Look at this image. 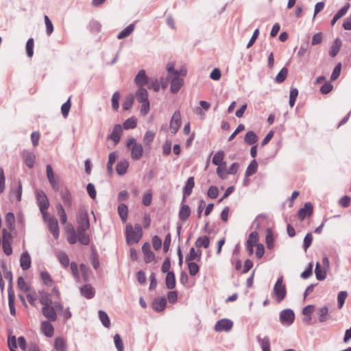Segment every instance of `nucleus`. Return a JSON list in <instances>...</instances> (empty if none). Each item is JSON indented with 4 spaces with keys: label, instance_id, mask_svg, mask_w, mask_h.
<instances>
[{
    "label": "nucleus",
    "instance_id": "obj_38",
    "mask_svg": "<svg viewBox=\"0 0 351 351\" xmlns=\"http://www.w3.org/2000/svg\"><path fill=\"white\" fill-rule=\"evenodd\" d=\"M341 47V40L339 38H337L330 51V55L331 57H335L338 53L340 48Z\"/></svg>",
    "mask_w": 351,
    "mask_h": 351
},
{
    "label": "nucleus",
    "instance_id": "obj_8",
    "mask_svg": "<svg viewBox=\"0 0 351 351\" xmlns=\"http://www.w3.org/2000/svg\"><path fill=\"white\" fill-rule=\"evenodd\" d=\"M12 241V237L10 232L3 229L2 231V245L3 251L8 256L10 255L12 252L11 247Z\"/></svg>",
    "mask_w": 351,
    "mask_h": 351
},
{
    "label": "nucleus",
    "instance_id": "obj_61",
    "mask_svg": "<svg viewBox=\"0 0 351 351\" xmlns=\"http://www.w3.org/2000/svg\"><path fill=\"white\" fill-rule=\"evenodd\" d=\"M44 20L47 28V33L48 35H51L53 32V25L47 15H45Z\"/></svg>",
    "mask_w": 351,
    "mask_h": 351
},
{
    "label": "nucleus",
    "instance_id": "obj_27",
    "mask_svg": "<svg viewBox=\"0 0 351 351\" xmlns=\"http://www.w3.org/2000/svg\"><path fill=\"white\" fill-rule=\"evenodd\" d=\"M41 330L43 332L49 337H51L53 335V326L47 321H44L41 324Z\"/></svg>",
    "mask_w": 351,
    "mask_h": 351
},
{
    "label": "nucleus",
    "instance_id": "obj_13",
    "mask_svg": "<svg viewBox=\"0 0 351 351\" xmlns=\"http://www.w3.org/2000/svg\"><path fill=\"white\" fill-rule=\"evenodd\" d=\"M134 82L138 88H143V86L149 82L148 77L145 70H140L134 78Z\"/></svg>",
    "mask_w": 351,
    "mask_h": 351
},
{
    "label": "nucleus",
    "instance_id": "obj_35",
    "mask_svg": "<svg viewBox=\"0 0 351 351\" xmlns=\"http://www.w3.org/2000/svg\"><path fill=\"white\" fill-rule=\"evenodd\" d=\"M244 141L247 145H252L258 141V136L253 131H250L246 133L244 137Z\"/></svg>",
    "mask_w": 351,
    "mask_h": 351
},
{
    "label": "nucleus",
    "instance_id": "obj_32",
    "mask_svg": "<svg viewBox=\"0 0 351 351\" xmlns=\"http://www.w3.org/2000/svg\"><path fill=\"white\" fill-rule=\"evenodd\" d=\"M128 166L129 164L127 160H123L119 161L116 167L117 173L120 176L125 174L127 171Z\"/></svg>",
    "mask_w": 351,
    "mask_h": 351
},
{
    "label": "nucleus",
    "instance_id": "obj_12",
    "mask_svg": "<svg viewBox=\"0 0 351 351\" xmlns=\"http://www.w3.org/2000/svg\"><path fill=\"white\" fill-rule=\"evenodd\" d=\"M55 309V305L52 306L51 304H48L43 306V313L45 315V317L47 318L49 321L54 322L57 319V315Z\"/></svg>",
    "mask_w": 351,
    "mask_h": 351
},
{
    "label": "nucleus",
    "instance_id": "obj_3",
    "mask_svg": "<svg viewBox=\"0 0 351 351\" xmlns=\"http://www.w3.org/2000/svg\"><path fill=\"white\" fill-rule=\"evenodd\" d=\"M77 232H86L90 228V222L86 209L82 208L80 210L77 217Z\"/></svg>",
    "mask_w": 351,
    "mask_h": 351
},
{
    "label": "nucleus",
    "instance_id": "obj_15",
    "mask_svg": "<svg viewBox=\"0 0 351 351\" xmlns=\"http://www.w3.org/2000/svg\"><path fill=\"white\" fill-rule=\"evenodd\" d=\"M142 251L145 256V261L150 263L154 261L155 256L151 250V245L149 243H145L142 246Z\"/></svg>",
    "mask_w": 351,
    "mask_h": 351
},
{
    "label": "nucleus",
    "instance_id": "obj_2",
    "mask_svg": "<svg viewBox=\"0 0 351 351\" xmlns=\"http://www.w3.org/2000/svg\"><path fill=\"white\" fill-rule=\"evenodd\" d=\"M126 239L129 245L138 243L142 237V228L139 224L135 225L134 228L131 224L126 225Z\"/></svg>",
    "mask_w": 351,
    "mask_h": 351
},
{
    "label": "nucleus",
    "instance_id": "obj_58",
    "mask_svg": "<svg viewBox=\"0 0 351 351\" xmlns=\"http://www.w3.org/2000/svg\"><path fill=\"white\" fill-rule=\"evenodd\" d=\"M17 286L19 290L23 292L29 291V287L27 285L23 277H19L17 280Z\"/></svg>",
    "mask_w": 351,
    "mask_h": 351
},
{
    "label": "nucleus",
    "instance_id": "obj_44",
    "mask_svg": "<svg viewBox=\"0 0 351 351\" xmlns=\"http://www.w3.org/2000/svg\"><path fill=\"white\" fill-rule=\"evenodd\" d=\"M298 95V90L296 88L291 87L289 93V105L291 108L294 106Z\"/></svg>",
    "mask_w": 351,
    "mask_h": 351
},
{
    "label": "nucleus",
    "instance_id": "obj_29",
    "mask_svg": "<svg viewBox=\"0 0 351 351\" xmlns=\"http://www.w3.org/2000/svg\"><path fill=\"white\" fill-rule=\"evenodd\" d=\"M224 155L225 154L223 151L217 152L213 156V163L217 166H225L226 163L223 162Z\"/></svg>",
    "mask_w": 351,
    "mask_h": 351
},
{
    "label": "nucleus",
    "instance_id": "obj_21",
    "mask_svg": "<svg viewBox=\"0 0 351 351\" xmlns=\"http://www.w3.org/2000/svg\"><path fill=\"white\" fill-rule=\"evenodd\" d=\"M257 341L260 344L263 351H271L270 350V339L269 337L265 336L263 337L261 336L256 337Z\"/></svg>",
    "mask_w": 351,
    "mask_h": 351
},
{
    "label": "nucleus",
    "instance_id": "obj_18",
    "mask_svg": "<svg viewBox=\"0 0 351 351\" xmlns=\"http://www.w3.org/2000/svg\"><path fill=\"white\" fill-rule=\"evenodd\" d=\"M20 265L23 270H27L31 267V258L27 252H24L21 254Z\"/></svg>",
    "mask_w": 351,
    "mask_h": 351
},
{
    "label": "nucleus",
    "instance_id": "obj_59",
    "mask_svg": "<svg viewBox=\"0 0 351 351\" xmlns=\"http://www.w3.org/2000/svg\"><path fill=\"white\" fill-rule=\"evenodd\" d=\"M120 99V94L118 91L115 92L112 97V107L114 110H118L119 107V100Z\"/></svg>",
    "mask_w": 351,
    "mask_h": 351
},
{
    "label": "nucleus",
    "instance_id": "obj_49",
    "mask_svg": "<svg viewBox=\"0 0 351 351\" xmlns=\"http://www.w3.org/2000/svg\"><path fill=\"white\" fill-rule=\"evenodd\" d=\"M5 223L7 226L10 228L13 229L14 227L15 217L12 213H8L5 215Z\"/></svg>",
    "mask_w": 351,
    "mask_h": 351
},
{
    "label": "nucleus",
    "instance_id": "obj_30",
    "mask_svg": "<svg viewBox=\"0 0 351 351\" xmlns=\"http://www.w3.org/2000/svg\"><path fill=\"white\" fill-rule=\"evenodd\" d=\"M118 213L123 222H125L128 219V208L125 204H121L118 206Z\"/></svg>",
    "mask_w": 351,
    "mask_h": 351
},
{
    "label": "nucleus",
    "instance_id": "obj_19",
    "mask_svg": "<svg viewBox=\"0 0 351 351\" xmlns=\"http://www.w3.org/2000/svg\"><path fill=\"white\" fill-rule=\"evenodd\" d=\"M167 305V300L165 298L155 299L152 303L153 308L158 312L162 311Z\"/></svg>",
    "mask_w": 351,
    "mask_h": 351
},
{
    "label": "nucleus",
    "instance_id": "obj_37",
    "mask_svg": "<svg viewBox=\"0 0 351 351\" xmlns=\"http://www.w3.org/2000/svg\"><path fill=\"white\" fill-rule=\"evenodd\" d=\"M315 276L318 280H323L326 278V272L325 270L321 269V265L319 262L316 263L315 269Z\"/></svg>",
    "mask_w": 351,
    "mask_h": 351
},
{
    "label": "nucleus",
    "instance_id": "obj_14",
    "mask_svg": "<svg viewBox=\"0 0 351 351\" xmlns=\"http://www.w3.org/2000/svg\"><path fill=\"white\" fill-rule=\"evenodd\" d=\"M313 205L310 202H306L304 207L298 211V217L301 221H303L306 216H311L313 214Z\"/></svg>",
    "mask_w": 351,
    "mask_h": 351
},
{
    "label": "nucleus",
    "instance_id": "obj_45",
    "mask_svg": "<svg viewBox=\"0 0 351 351\" xmlns=\"http://www.w3.org/2000/svg\"><path fill=\"white\" fill-rule=\"evenodd\" d=\"M288 74V70L287 68H282L278 75L276 76L275 81L278 83H281L285 81Z\"/></svg>",
    "mask_w": 351,
    "mask_h": 351
},
{
    "label": "nucleus",
    "instance_id": "obj_46",
    "mask_svg": "<svg viewBox=\"0 0 351 351\" xmlns=\"http://www.w3.org/2000/svg\"><path fill=\"white\" fill-rule=\"evenodd\" d=\"M40 302L43 306L51 304V300L49 295L45 291L40 292Z\"/></svg>",
    "mask_w": 351,
    "mask_h": 351
},
{
    "label": "nucleus",
    "instance_id": "obj_42",
    "mask_svg": "<svg viewBox=\"0 0 351 351\" xmlns=\"http://www.w3.org/2000/svg\"><path fill=\"white\" fill-rule=\"evenodd\" d=\"M134 29V25L130 24L126 27L123 31H121L117 36L119 39H123L128 37Z\"/></svg>",
    "mask_w": 351,
    "mask_h": 351
},
{
    "label": "nucleus",
    "instance_id": "obj_63",
    "mask_svg": "<svg viewBox=\"0 0 351 351\" xmlns=\"http://www.w3.org/2000/svg\"><path fill=\"white\" fill-rule=\"evenodd\" d=\"M152 193L151 191H147L143 197V205L148 206L152 203Z\"/></svg>",
    "mask_w": 351,
    "mask_h": 351
},
{
    "label": "nucleus",
    "instance_id": "obj_52",
    "mask_svg": "<svg viewBox=\"0 0 351 351\" xmlns=\"http://www.w3.org/2000/svg\"><path fill=\"white\" fill-rule=\"evenodd\" d=\"M58 215L60 216V221L62 224H64L67 221V216L64 211L63 206L61 204L57 206Z\"/></svg>",
    "mask_w": 351,
    "mask_h": 351
},
{
    "label": "nucleus",
    "instance_id": "obj_54",
    "mask_svg": "<svg viewBox=\"0 0 351 351\" xmlns=\"http://www.w3.org/2000/svg\"><path fill=\"white\" fill-rule=\"evenodd\" d=\"M347 296H348V293L345 291H341L338 293L337 301H338V306L339 308H341L343 307Z\"/></svg>",
    "mask_w": 351,
    "mask_h": 351
},
{
    "label": "nucleus",
    "instance_id": "obj_60",
    "mask_svg": "<svg viewBox=\"0 0 351 351\" xmlns=\"http://www.w3.org/2000/svg\"><path fill=\"white\" fill-rule=\"evenodd\" d=\"M258 241V234L256 232H252L247 241V244H249L250 245H256L257 242Z\"/></svg>",
    "mask_w": 351,
    "mask_h": 351
},
{
    "label": "nucleus",
    "instance_id": "obj_34",
    "mask_svg": "<svg viewBox=\"0 0 351 351\" xmlns=\"http://www.w3.org/2000/svg\"><path fill=\"white\" fill-rule=\"evenodd\" d=\"M54 348L56 351H66V344L65 341L61 337H57L54 341Z\"/></svg>",
    "mask_w": 351,
    "mask_h": 351
},
{
    "label": "nucleus",
    "instance_id": "obj_4",
    "mask_svg": "<svg viewBox=\"0 0 351 351\" xmlns=\"http://www.w3.org/2000/svg\"><path fill=\"white\" fill-rule=\"evenodd\" d=\"M127 147L131 151V157L133 160H138L141 158L143 153V146L138 143L135 138H129L127 142Z\"/></svg>",
    "mask_w": 351,
    "mask_h": 351
},
{
    "label": "nucleus",
    "instance_id": "obj_24",
    "mask_svg": "<svg viewBox=\"0 0 351 351\" xmlns=\"http://www.w3.org/2000/svg\"><path fill=\"white\" fill-rule=\"evenodd\" d=\"M8 304L10 308V311L11 315H15L16 310L14 307V300H15V294L13 289H8Z\"/></svg>",
    "mask_w": 351,
    "mask_h": 351
},
{
    "label": "nucleus",
    "instance_id": "obj_23",
    "mask_svg": "<svg viewBox=\"0 0 351 351\" xmlns=\"http://www.w3.org/2000/svg\"><path fill=\"white\" fill-rule=\"evenodd\" d=\"M350 6V3H347L341 9L337 12V13L333 16V19L331 21V25L333 26L339 19H340L347 13Z\"/></svg>",
    "mask_w": 351,
    "mask_h": 351
},
{
    "label": "nucleus",
    "instance_id": "obj_40",
    "mask_svg": "<svg viewBox=\"0 0 351 351\" xmlns=\"http://www.w3.org/2000/svg\"><path fill=\"white\" fill-rule=\"evenodd\" d=\"M57 257L60 261V263L65 267H68L69 265V259L67 254L62 251L58 252L57 254Z\"/></svg>",
    "mask_w": 351,
    "mask_h": 351
},
{
    "label": "nucleus",
    "instance_id": "obj_33",
    "mask_svg": "<svg viewBox=\"0 0 351 351\" xmlns=\"http://www.w3.org/2000/svg\"><path fill=\"white\" fill-rule=\"evenodd\" d=\"M195 244L197 248L202 247L204 248H208L210 244L209 238L207 236L200 237L196 240Z\"/></svg>",
    "mask_w": 351,
    "mask_h": 351
},
{
    "label": "nucleus",
    "instance_id": "obj_64",
    "mask_svg": "<svg viewBox=\"0 0 351 351\" xmlns=\"http://www.w3.org/2000/svg\"><path fill=\"white\" fill-rule=\"evenodd\" d=\"M71 272H72L74 278H75V280L77 282H79L80 280V274H79V271H78V267L75 263L72 262L71 263Z\"/></svg>",
    "mask_w": 351,
    "mask_h": 351
},
{
    "label": "nucleus",
    "instance_id": "obj_50",
    "mask_svg": "<svg viewBox=\"0 0 351 351\" xmlns=\"http://www.w3.org/2000/svg\"><path fill=\"white\" fill-rule=\"evenodd\" d=\"M188 268L191 276H195L199 270L198 265L194 262L188 263Z\"/></svg>",
    "mask_w": 351,
    "mask_h": 351
},
{
    "label": "nucleus",
    "instance_id": "obj_51",
    "mask_svg": "<svg viewBox=\"0 0 351 351\" xmlns=\"http://www.w3.org/2000/svg\"><path fill=\"white\" fill-rule=\"evenodd\" d=\"M26 52L29 58H32L34 54V39L29 38L26 43Z\"/></svg>",
    "mask_w": 351,
    "mask_h": 351
},
{
    "label": "nucleus",
    "instance_id": "obj_43",
    "mask_svg": "<svg viewBox=\"0 0 351 351\" xmlns=\"http://www.w3.org/2000/svg\"><path fill=\"white\" fill-rule=\"evenodd\" d=\"M61 197H62L63 203L66 206H68V207L71 206V204H72L71 194L67 189H66L64 191H63L62 193Z\"/></svg>",
    "mask_w": 351,
    "mask_h": 351
},
{
    "label": "nucleus",
    "instance_id": "obj_48",
    "mask_svg": "<svg viewBox=\"0 0 351 351\" xmlns=\"http://www.w3.org/2000/svg\"><path fill=\"white\" fill-rule=\"evenodd\" d=\"M328 313V308L326 306L322 307L318 311L319 320L320 322H324L327 319V315Z\"/></svg>",
    "mask_w": 351,
    "mask_h": 351
},
{
    "label": "nucleus",
    "instance_id": "obj_7",
    "mask_svg": "<svg viewBox=\"0 0 351 351\" xmlns=\"http://www.w3.org/2000/svg\"><path fill=\"white\" fill-rule=\"evenodd\" d=\"M36 195L40 211L42 215L46 217L47 213H49L47 212V209L49 206V202L48 197L45 193L43 192V191H37Z\"/></svg>",
    "mask_w": 351,
    "mask_h": 351
},
{
    "label": "nucleus",
    "instance_id": "obj_20",
    "mask_svg": "<svg viewBox=\"0 0 351 351\" xmlns=\"http://www.w3.org/2000/svg\"><path fill=\"white\" fill-rule=\"evenodd\" d=\"M202 256V251L195 250L194 247H191L189 254L186 257V261L193 262V261H199Z\"/></svg>",
    "mask_w": 351,
    "mask_h": 351
},
{
    "label": "nucleus",
    "instance_id": "obj_53",
    "mask_svg": "<svg viewBox=\"0 0 351 351\" xmlns=\"http://www.w3.org/2000/svg\"><path fill=\"white\" fill-rule=\"evenodd\" d=\"M155 137V133L151 130L147 131L143 137V143L145 145H149Z\"/></svg>",
    "mask_w": 351,
    "mask_h": 351
},
{
    "label": "nucleus",
    "instance_id": "obj_1",
    "mask_svg": "<svg viewBox=\"0 0 351 351\" xmlns=\"http://www.w3.org/2000/svg\"><path fill=\"white\" fill-rule=\"evenodd\" d=\"M171 84V92L172 93H178L184 84V80L180 77H178V73H174L171 77L165 79L160 78V83L162 88H167L168 82Z\"/></svg>",
    "mask_w": 351,
    "mask_h": 351
},
{
    "label": "nucleus",
    "instance_id": "obj_9",
    "mask_svg": "<svg viewBox=\"0 0 351 351\" xmlns=\"http://www.w3.org/2000/svg\"><path fill=\"white\" fill-rule=\"evenodd\" d=\"M181 125V114L179 110H176L173 114L170 123L169 129L173 134H175Z\"/></svg>",
    "mask_w": 351,
    "mask_h": 351
},
{
    "label": "nucleus",
    "instance_id": "obj_25",
    "mask_svg": "<svg viewBox=\"0 0 351 351\" xmlns=\"http://www.w3.org/2000/svg\"><path fill=\"white\" fill-rule=\"evenodd\" d=\"M81 294L88 298L91 299L95 295V291L93 287L90 285H86L80 289Z\"/></svg>",
    "mask_w": 351,
    "mask_h": 351
},
{
    "label": "nucleus",
    "instance_id": "obj_36",
    "mask_svg": "<svg viewBox=\"0 0 351 351\" xmlns=\"http://www.w3.org/2000/svg\"><path fill=\"white\" fill-rule=\"evenodd\" d=\"M137 100L139 103L148 101L147 91L144 88H138L136 92Z\"/></svg>",
    "mask_w": 351,
    "mask_h": 351
},
{
    "label": "nucleus",
    "instance_id": "obj_47",
    "mask_svg": "<svg viewBox=\"0 0 351 351\" xmlns=\"http://www.w3.org/2000/svg\"><path fill=\"white\" fill-rule=\"evenodd\" d=\"M11 199H13L14 197H16V199L17 201L21 200V196H22V184L20 181L18 182V189L17 190L11 191Z\"/></svg>",
    "mask_w": 351,
    "mask_h": 351
},
{
    "label": "nucleus",
    "instance_id": "obj_31",
    "mask_svg": "<svg viewBox=\"0 0 351 351\" xmlns=\"http://www.w3.org/2000/svg\"><path fill=\"white\" fill-rule=\"evenodd\" d=\"M166 286L169 289H172L176 286V278L173 272L168 271L165 279Z\"/></svg>",
    "mask_w": 351,
    "mask_h": 351
},
{
    "label": "nucleus",
    "instance_id": "obj_6",
    "mask_svg": "<svg viewBox=\"0 0 351 351\" xmlns=\"http://www.w3.org/2000/svg\"><path fill=\"white\" fill-rule=\"evenodd\" d=\"M43 216V221L46 223L48 230L52 233L53 237L56 239H58L59 237V226L58 220L49 215V213H47L46 217Z\"/></svg>",
    "mask_w": 351,
    "mask_h": 351
},
{
    "label": "nucleus",
    "instance_id": "obj_28",
    "mask_svg": "<svg viewBox=\"0 0 351 351\" xmlns=\"http://www.w3.org/2000/svg\"><path fill=\"white\" fill-rule=\"evenodd\" d=\"M191 215V209L188 205L182 204L179 212V218L181 221H186Z\"/></svg>",
    "mask_w": 351,
    "mask_h": 351
},
{
    "label": "nucleus",
    "instance_id": "obj_10",
    "mask_svg": "<svg viewBox=\"0 0 351 351\" xmlns=\"http://www.w3.org/2000/svg\"><path fill=\"white\" fill-rule=\"evenodd\" d=\"M295 319V314L291 309H285L280 313V321L283 325H291Z\"/></svg>",
    "mask_w": 351,
    "mask_h": 351
},
{
    "label": "nucleus",
    "instance_id": "obj_62",
    "mask_svg": "<svg viewBox=\"0 0 351 351\" xmlns=\"http://www.w3.org/2000/svg\"><path fill=\"white\" fill-rule=\"evenodd\" d=\"M124 128L126 130L134 129L136 126V121L133 118L128 119L123 123Z\"/></svg>",
    "mask_w": 351,
    "mask_h": 351
},
{
    "label": "nucleus",
    "instance_id": "obj_16",
    "mask_svg": "<svg viewBox=\"0 0 351 351\" xmlns=\"http://www.w3.org/2000/svg\"><path fill=\"white\" fill-rule=\"evenodd\" d=\"M123 132L122 127L120 124L114 125L112 133L109 136V138L112 140L115 144H117L119 141Z\"/></svg>",
    "mask_w": 351,
    "mask_h": 351
},
{
    "label": "nucleus",
    "instance_id": "obj_57",
    "mask_svg": "<svg viewBox=\"0 0 351 351\" xmlns=\"http://www.w3.org/2000/svg\"><path fill=\"white\" fill-rule=\"evenodd\" d=\"M71 104L70 98H69L64 104H62V106L61 107V112H62V116L64 118H66L68 117L69 112L71 109Z\"/></svg>",
    "mask_w": 351,
    "mask_h": 351
},
{
    "label": "nucleus",
    "instance_id": "obj_17",
    "mask_svg": "<svg viewBox=\"0 0 351 351\" xmlns=\"http://www.w3.org/2000/svg\"><path fill=\"white\" fill-rule=\"evenodd\" d=\"M23 158L25 165L29 168H32L35 163L36 156L34 153L27 151L23 152Z\"/></svg>",
    "mask_w": 351,
    "mask_h": 351
},
{
    "label": "nucleus",
    "instance_id": "obj_22",
    "mask_svg": "<svg viewBox=\"0 0 351 351\" xmlns=\"http://www.w3.org/2000/svg\"><path fill=\"white\" fill-rule=\"evenodd\" d=\"M195 186V182H194V178L193 177H189L187 180L186 184L183 190V201L185 200V197L186 196H189L193 189Z\"/></svg>",
    "mask_w": 351,
    "mask_h": 351
},
{
    "label": "nucleus",
    "instance_id": "obj_5",
    "mask_svg": "<svg viewBox=\"0 0 351 351\" xmlns=\"http://www.w3.org/2000/svg\"><path fill=\"white\" fill-rule=\"evenodd\" d=\"M273 295H274L277 302H280L285 298L287 295V290L286 286L283 283L282 276H280L277 280L273 289Z\"/></svg>",
    "mask_w": 351,
    "mask_h": 351
},
{
    "label": "nucleus",
    "instance_id": "obj_56",
    "mask_svg": "<svg viewBox=\"0 0 351 351\" xmlns=\"http://www.w3.org/2000/svg\"><path fill=\"white\" fill-rule=\"evenodd\" d=\"M114 342L118 351H123L124 347L123 341L119 334H116L114 336Z\"/></svg>",
    "mask_w": 351,
    "mask_h": 351
},
{
    "label": "nucleus",
    "instance_id": "obj_39",
    "mask_svg": "<svg viewBox=\"0 0 351 351\" xmlns=\"http://www.w3.org/2000/svg\"><path fill=\"white\" fill-rule=\"evenodd\" d=\"M257 168L258 163L255 160H253L247 167L245 171V176L248 177L255 173L257 171Z\"/></svg>",
    "mask_w": 351,
    "mask_h": 351
},
{
    "label": "nucleus",
    "instance_id": "obj_55",
    "mask_svg": "<svg viewBox=\"0 0 351 351\" xmlns=\"http://www.w3.org/2000/svg\"><path fill=\"white\" fill-rule=\"evenodd\" d=\"M78 240L80 243L87 245L89 244L90 239L89 236L85 233V232H77Z\"/></svg>",
    "mask_w": 351,
    "mask_h": 351
},
{
    "label": "nucleus",
    "instance_id": "obj_26",
    "mask_svg": "<svg viewBox=\"0 0 351 351\" xmlns=\"http://www.w3.org/2000/svg\"><path fill=\"white\" fill-rule=\"evenodd\" d=\"M56 310L59 312L66 319H70L72 313L69 308H64L59 302H55Z\"/></svg>",
    "mask_w": 351,
    "mask_h": 351
},
{
    "label": "nucleus",
    "instance_id": "obj_11",
    "mask_svg": "<svg viewBox=\"0 0 351 351\" xmlns=\"http://www.w3.org/2000/svg\"><path fill=\"white\" fill-rule=\"evenodd\" d=\"M233 326V322L228 319H222L219 320L215 326V330L217 332H222V331H229Z\"/></svg>",
    "mask_w": 351,
    "mask_h": 351
},
{
    "label": "nucleus",
    "instance_id": "obj_41",
    "mask_svg": "<svg viewBox=\"0 0 351 351\" xmlns=\"http://www.w3.org/2000/svg\"><path fill=\"white\" fill-rule=\"evenodd\" d=\"M99 319L101 322L102 324L106 327L110 328V321L107 313L101 310L99 311Z\"/></svg>",
    "mask_w": 351,
    "mask_h": 351
}]
</instances>
